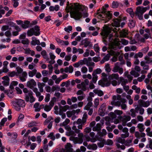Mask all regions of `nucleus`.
<instances>
[{"instance_id": "1", "label": "nucleus", "mask_w": 152, "mask_h": 152, "mask_svg": "<svg viewBox=\"0 0 152 152\" xmlns=\"http://www.w3.org/2000/svg\"><path fill=\"white\" fill-rule=\"evenodd\" d=\"M110 32L109 30H104L102 31L101 34L103 37V42H105L106 41L105 39L109 35V41H113L112 42L110 46L111 49V51L113 55H115V52L113 50H116L118 49H120L122 47L121 44H124V39H119L117 38H114L113 35L116 34V33H114V34H110Z\"/></svg>"}, {"instance_id": "2", "label": "nucleus", "mask_w": 152, "mask_h": 152, "mask_svg": "<svg viewBox=\"0 0 152 152\" xmlns=\"http://www.w3.org/2000/svg\"><path fill=\"white\" fill-rule=\"evenodd\" d=\"M74 7L73 8V4L70 3L69 4V1H67L66 10L67 12H69L73 9L74 10L72 11L70 13V16L72 18L75 19L76 20H80L82 17V13L80 11H83L84 10V7L81 6L77 5L76 3H74Z\"/></svg>"}, {"instance_id": "3", "label": "nucleus", "mask_w": 152, "mask_h": 152, "mask_svg": "<svg viewBox=\"0 0 152 152\" xmlns=\"http://www.w3.org/2000/svg\"><path fill=\"white\" fill-rule=\"evenodd\" d=\"M108 6V4H105L104 6L103 7L101 12H98L97 14V17L100 19L104 21L103 22L104 23H106L112 18V14L111 13L110 11H107L106 9Z\"/></svg>"}, {"instance_id": "4", "label": "nucleus", "mask_w": 152, "mask_h": 152, "mask_svg": "<svg viewBox=\"0 0 152 152\" xmlns=\"http://www.w3.org/2000/svg\"><path fill=\"white\" fill-rule=\"evenodd\" d=\"M113 100L111 104L113 106H120L121 105L122 109H124V98L121 95L117 94L112 97Z\"/></svg>"}, {"instance_id": "5", "label": "nucleus", "mask_w": 152, "mask_h": 152, "mask_svg": "<svg viewBox=\"0 0 152 152\" xmlns=\"http://www.w3.org/2000/svg\"><path fill=\"white\" fill-rule=\"evenodd\" d=\"M23 92L25 94V99L26 102H30L32 103L35 101V99L33 96V92L31 91H28L26 88H23Z\"/></svg>"}, {"instance_id": "6", "label": "nucleus", "mask_w": 152, "mask_h": 152, "mask_svg": "<svg viewBox=\"0 0 152 152\" xmlns=\"http://www.w3.org/2000/svg\"><path fill=\"white\" fill-rule=\"evenodd\" d=\"M87 118V114H84L83 115L82 119L80 118L78 119L76 122H74L73 123V124L75 125L76 123L78 125L77 126L78 129H82L83 126L86 123Z\"/></svg>"}, {"instance_id": "7", "label": "nucleus", "mask_w": 152, "mask_h": 152, "mask_svg": "<svg viewBox=\"0 0 152 152\" xmlns=\"http://www.w3.org/2000/svg\"><path fill=\"white\" fill-rule=\"evenodd\" d=\"M115 144L118 148L124 149V134H122L121 137H116Z\"/></svg>"}, {"instance_id": "8", "label": "nucleus", "mask_w": 152, "mask_h": 152, "mask_svg": "<svg viewBox=\"0 0 152 152\" xmlns=\"http://www.w3.org/2000/svg\"><path fill=\"white\" fill-rule=\"evenodd\" d=\"M72 129L73 130L75 131V132L76 133L78 134V136L79 137V143H81L83 142V133H80V131L77 128V127L75 126H73L72 127Z\"/></svg>"}, {"instance_id": "9", "label": "nucleus", "mask_w": 152, "mask_h": 152, "mask_svg": "<svg viewBox=\"0 0 152 152\" xmlns=\"http://www.w3.org/2000/svg\"><path fill=\"white\" fill-rule=\"evenodd\" d=\"M89 82L88 80L86 79L81 84H77V87L79 89H81L83 91H86L87 89L86 86L88 85Z\"/></svg>"}, {"instance_id": "10", "label": "nucleus", "mask_w": 152, "mask_h": 152, "mask_svg": "<svg viewBox=\"0 0 152 152\" xmlns=\"http://www.w3.org/2000/svg\"><path fill=\"white\" fill-rule=\"evenodd\" d=\"M102 80L98 82V83L99 85H102L105 83H107L108 82L107 77V75L105 73L103 72L102 73Z\"/></svg>"}, {"instance_id": "11", "label": "nucleus", "mask_w": 152, "mask_h": 152, "mask_svg": "<svg viewBox=\"0 0 152 152\" xmlns=\"http://www.w3.org/2000/svg\"><path fill=\"white\" fill-rule=\"evenodd\" d=\"M66 129H67V131L66 132V135L68 136H76V134H75V131L73 130H72L71 128L69 126L65 127Z\"/></svg>"}, {"instance_id": "12", "label": "nucleus", "mask_w": 152, "mask_h": 152, "mask_svg": "<svg viewBox=\"0 0 152 152\" xmlns=\"http://www.w3.org/2000/svg\"><path fill=\"white\" fill-rule=\"evenodd\" d=\"M15 104H16L22 107H24L25 106V103L24 101L21 99H16L14 103V105Z\"/></svg>"}, {"instance_id": "13", "label": "nucleus", "mask_w": 152, "mask_h": 152, "mask_svg": "<svg viewBox=\"0 0 152 152\" xmlns=\"http://www.w3.org/2000/svg\"><path fill=\"white\" fill-rule=\"evenodd\" d=\"M27 35L28 36H31L34 35L36 36H38L40 34L39 32L35 31L33 28H31L27 32Z\"/></svg>"}, {"instance_id": "14", "label": "nucleus", "mask_w": 152, "mask_h": 152, "mask_svg": "<svg viewBox=\"0 0 152 152\" xmlns=\"http://www.w3.org/2000/svg\"><path fill=\"white\" fill-rule=\"evenodd\" d=\"M27 35L28 36H31L34 35L36 36H38L40 34L39 32L35 31L33 28H31L27 32Z\"/></svg>"}, {"instance_id": "15", "label": "nucleus", "mask_w": 152, "mask_h": 152, "mask_svg": "<svg viewBox=\"0 0 152 152\" xmlns=\"http://www.w3.org/2000/svg\"><path fill=\"white\" fill-rule=\"evenodd\" d=\"M146 11V10L145 7H138L136 9V11L135 13L136 15H138V14H141L143 15V13L145 12Z\"/></svg>"}, {"instance_id": "16", "label": "nucleus", "mask_w": 152, "mask_h": 152, "mask_svg": "<svg viewBox=\"0 0 152 152\" xmlns=\"http://www.w3.org/2000/svg\"><path fill=\"white\" fill-rule=\"evenodd\" d=\"M36 83L35 80L33 79H31L27 82L26 85L28 87L32 89L34 86L36 85Z\"/></svg>"}, {"instance_id": "17", "label": "nucleus", "mask_w": 152, "mask_h": 152, "mask_svg": "<svg viewBox=\"0 0 152 152\" xmlns=\"http://www.w3.org/2000/svg\"><path fill=\"white\" fill-rule=\"evenodd\" d=\"M88 39H89L86 38L81 41L82 45H84V47L86 48L88 46L90 47L92 46V44H91L90 42L88 41Z\"/></svg>"}, {"instance_id": "18", "label": "nucleus", "mask_w": 152, "mask_h": 152, "mask_svg": "<svg viewBox=\"0 0 152 152\" xmlns=\"http://www.w3.org/2000/svg\"><path fill=\"white\" fill-rule=\"evenodd\" d=\"M27 73L26 71L23 72L21 75H19V77L20 80L23 82H25L26 80L27 77Z\"/></svg>"}, {"instance_id": "19", "label": "nucleus", "mask_w": 152, "mask_h": 152, "mask_svg": "<svg viewBox=\"0 0 152 152\" xmlns=\"http://www.w3.org/2000/svg\"><path fill=\"white\" fill-rule=\"evenodd\" d=\"M139 105H141L142 107H147L149 105L150 103L148 101H147L145 102L142 99L139 100L138 102Z\"/></svg>"}, {"instance_id": "20", "label": "nucleus", "mask_w": 152, "mask_h": 152, "mask_svg": "<svg viewBox=\"0 0 152 152\" xmlns=\"http://www.w3.org/2000/svg\"><path fill=\"white\" fill-rule=\"evenodd\" d=\"M2 79L4 80L2 81V83L4 86H8L9 84L10 78L8 76H6L3 77Z\"/></svg>"}, {"instance_id": "21", "label": "nucleus", "mask_w": 152, "mask_h": 152, "mask_svg": "<svg viewBox=\"0 0 152 152\" xmlns=\"http://www.w3.org/2000/svg\"><path fill=\"white\" fill-rule=\"evenodd\" d=\"M119 78V75L118 74L113 73L109 75L108 77V79L109 81L111 80H118Z\"/></svg>"}, {"instance_id": "22", "label": "nucleus", "mask_w": 152, "mask_h": 152, "mask_svg": "<svg viewBox=\"0 0 152 152\" xmlns=\"http://www.w3.org/2000/svg\"><path fill=\"white\" fill-rule=\"evenodd\" d=\"M31 43L32 45L34 46H35L36 45H39L40 44L39 40L37 39V38L34 37H32V41Z\"/></svg>"}, {"instance_id": "23", "label": "nucleus", "mask_w": 152, "mask_h": 152, "mask_svg": "<svg viewBox=\"0 0 152 152\" xmlns=\"http://www.w3.org/2000/svg\"><path fill=\"white\" fill-rule=\"evenodd\" d=\"M49 55L50 56V59H51V60H50L48 61V62L50 64H53L55 63V61L54 60V59L56 58V56L52 53H49Z\"/></svg>"}, {"instance_id": "24", "label": "nucleus", "mask_w": 152, "mask_h": 152, "mask_svg": "<svg viewBox=\"0 0 152 152\" xmlns=\"http://www.w3.org/2000/svg\"><path fill=\"white\" fill-rule=\"evenodd\" d=\"M72 146L70 143H67L65 145V150L66 152H72L73 149L72 148Z\"/></svg>"}, {"instance_id": "25", "label": "nucleus", "mask_w": 152, "mask_h": 152, "mask_svg": "<svg viewBox=\"0 0 152 152\" xmlns=\"http://www.w3.org/2000/svg\"><path fill=\"white\" fill-rule=\"evenodd\" d=\"M38 87L40 92H42L44 91L43 87L45 86V84L43 83L38 82L37 83Z\"/></svg>"}, {"instance_id": "26", "label": "nucleus", "mask_w": 152, "mask_h": 152, "mask_svg": "<svg viewBox=\"0 0 152 152\" xmlns=\"http://www.w3.org/2000/svg\"><path fill=\"white\" fill-rule=\"evenodd\" d=\"M41 55L43 56V58L45 59L46 61H49L50 60V58L48 57L47 54V52L46 50H43L41 52Z\"/></svg>"}, {"instance_id": "27", "label": "nucleus", "mask_w": 152, "mask_h": 152, "mask_svg": "<svg viewBox=\"0 0 152 152\" xmlns=\"http://www.w3.org/2000/svg\"><path fill=\"white\" fill-rule=\"evenodd\" d=\"M118 118L119 119H114V123L115 124H117L119 123L120 121H122V124L124 125V118H122L121 116H118Z\"/></svg>"}, {"instance_id": "28", "label": "nucleus", "mask_w": 152, "mask_h": 152, "mask_svg": "<svg viewBox=\"0 0 152 152\" xmlns=\"http://www.w3.org/2000/svg\"><path fill=\"white\" fill-rule=\"evenodd\" d=\"M122 20L121 18L119 17L118 19L115 20L113 23L114 26H115L118 27L120 26V23Z\"/></svg>"}, {"instance_id": "29", "label": "nucleus", "mask_w": 152, "mask_h": 152, "mask_svg": "<svg viewBox=\"0 0 152 152\" xmlns=\"http://www.w3.org/2000/svg\"><path fill=\"white\" fill-rule=\"evenodd\" d=\"M101 130V124L100 123L97 124L93 128V130L94 131H100Z\"/></svg>"}, {"instance_id": "30", "label": "nucleus", "mask_w": 152, "mask_h": 152, "mask_svg": "<svg viewBox=\"0 0 152 152\" xmlns=\"http://www.w3.org/2000/svg\"><path fill=\"white\" fill-rule=\"evenodd\" d=\"M147 63H145V61H142L140 62V65L143 67V69L144 70H148L149 69V66L146 65Z\"/></svg>"}, {"instance_id": "31", "label": "nucleus", "mask_w": 152, "mask_h": 152, "mask_svg": "<svg viewBox=\"0 0 152 152\" xmlns=\"http://www.w3.org/2000/svg\"><path fill=\"white\" fill-rule=\"evenodd\" d=\"M93 92L95 94H97L99 96H102L104 95L103 92L100 90L95 89L93 90Z\"/></svg>"}, {"instance_id": "32", "label": "nucleus", "mask_w": 152, "mask_h": 152, "mask_svg": "<svg viewBox=\"0 0 152 152\" xmlns=\"http://www.w3.org/2000/svg\"><path fill=\"white\" fill-rule=\"evenodd\" d=\"M30 22L28 20H26L24 21L21 26V27L24 29L28 28L30 24Z\"/></svg>"}, {"instance_id": "33", "label": "nucleus", "mask_w": 152, "mask_h": 152, "mask_svg": "<svg viewBox=\"0 0 152 152\" xmlns=\"http://www.w3.org/2000/svg\"><path fill=\"white\" fill-rule=\"evenodd\" d=\"M144 59L146 61L145 62L147 64H150L151 65H152V57L150 58L146 56L145 57Z\"/></svg>"}, {"instance_id": "34", "label": "nucleus", "mask_w": 152, "mask_h": 152, "mask_svg": "<svg viewBox=\"0 0 152 152\" xmlns=\"http://www.w3.org/2000/svg\"><path fill=\"white\" fill-rule=\"evenodd\" d=\"M16 69L17 70V72H16V76H19L20 74H22L23 72V69L19 66L16 67Z\"/></svg>"}, {"instance_id": "35", "label": "nucleus", "mask_w": 152, "mask_h": 152, "mask_svg": "<svg viewBox=\"0 0 152 152\" xmlns=\"http://www.w3.org/2000/svg\"><path fill=\"white\" fill-rule=\"evenodd\" d=\"M37 70L34 69L32 71H29L28 72V75L29 77H33L37 73Z\"/></svg>"}, {"instance_id": "36", "label": "nucleus", "mask_w": 152, "mask_h": 152, "mask_svg": "<svg viewBox=\"0 0 152 152\" xmlns=\"http://www.w3.org/2000/svg\"><path fill=\"white\" fill-rule=\"evenodd\" d=\"M56 98L55 97H54L49 102V105L52 108L54 105V103L56 102Z\"/></svg>"}, {"instance_id": "37", "label": "nucleus", "mask_w": 152, "mask_h": 152, "mask_svg": "<svg viewBox=\"0 0 152 152\" xmlns=\"http://www.w3.org/2000/svg\"><path fill=\"white\" fill-rule=\"evenodd\" d=\"M111 83V84L113 86H115L117 85V81H116V80H111V81H109L108 82L107 84H106V85L107 86H109L110 84V83Z\"/></svg>"}, {"instance_id": "38", "label": "nucleus", "mask_w": 152, "mask_h": 152, "mask_svg": "<svg viewBox=\"0 0 152 152\" xmlns=\"http://www.w3.org/2000/svg\"><path fill=\"white\" fill-rule=\"evenodd\" d=\"M137 127L139 129V131L141 132L144 131L145 128L144 127V125L143 124H138Z\"/></svg>"}, {"instance_id": "39", "label": "nucleus", "mask_w": 152, "mask_h": 152, "mask_svg": "<svg viewBox=\"0 0 152 152\" xmlns=\"http://www.w3.org/2000/svg\"><path fill=\"white\" fill-rule=\"evenodd\" d=\"M70 122V120L68 118H66L65 121L63 123H61L60 124L61 126H64L68 124Z\"/></svg>"}, {"instance_id": "40", "label": "nucleus", "mask_w": 152, "mask_h": 152, "mask_svg": "<svg viewBox=\"0 0 152 152\" xmlns=\"http://www.w3.org/2000/svg\"><path fill=\"white\" fill-rule=\"evenodd\" d=\"M130 74L134 76L135 77H137L140 76V74L136 72L134 70H132L130 72Z\"/></svg>"}, {"instance_id": "41", "label": "nucleus", "mask_w": 152, "mask_h": 152, "mask_svg": "<svg viewBox=\"0 0 152 152\" xmlns=\"http://www.w3.org/2000/svg\"><path fill=\"white\" fill-rule=\"evenodd\" d=\"M102 72V70L100 69L97 68L94 71L92 74L95 75H97V74H100Z\"/></svg>"}, {"instance_id": "42", "label": "nucleus", "mask_w": 152, "mask_h": 152, "mask_svg": "<svg viewBox=\"0 0 152 152\" xmlns=\"http://www.w3.org/2000/svg\"><path fill=\"white\" fill-rule=\"evenodd\" d=\"M37 124V122L35 121H32L28 123V127H31L34 126H36Z\"/></svg>"}, {"instance_id": "43", "label": "nucleus", "mask_w": 152, "mask_h": 152, "mask_svg": "<svg viewBox=\"0 0 152 152\" xmlns=\"http://www.w3.org/2000/svg\"><path fill=\"white\" fill-rule=\"evenodd\" d=\"M33 91L35 93L37 96H39L41 94L40 92L38 91L37 88H32Z\"/></svg>"}, {"instance_id": "44", "label": "nucleus", "mask_w": 152, "mask_h": 152, "mask_svg": "<svg viewBox=\"0 0 152 152\" xmlns=\"http://www.w3.org/2000/svg\"><path fill=\"white\" fill-rule=\"evenodd\" d=\"M131 118L130 116H126L124 114V126L126 125V121H129L131 119Z\"/></svg>"}, {"instance_id": "45", "label": "nucleus", "mask_w": 152, "mask_h": 152, "mask_svg": "<svg viewBox=\"0 0 152 152\" xmlns=\"http://www.w3.org/2000/svg\"><path fill=\"white\" fill-rule=\"evenodd\" d=\"M64 30L66 32L69 33L70 31H71L72 30V27L71 26H69L65 28Z\"/></svg>"}, {"instance_id": "46", "label": "nucleus", "mask_w": 152, "mask_h": 152, "mask_svg": "<svg viewBox=\"0 0 152 152\" xmlns=\"http://www.w3.org/2000/svg\"><path fill=\"white\" fill-rule=\"evenodd\" d=\"M128 25L130 28H133L135 26L134 21L132 20L129 21V22L128 23Z\"/></svg>"}, {"instance_id": "47", "label": "nucleus", "mask_w": 152, "mask_h": 152, "mask_svg": "<svg viewBox=\"0 0 152 152\" xmlns=\"http://www.w3.org/2000/svg\"><path fill=\"white\" fill-rule=\"evenodd\" d=\"M106 134V131L104 129H102V132L100 131L99 133V135L101 137H102L104 135H105Z\"/></svg>"}, {"instance_id": "48", "label": "nucleus", "mask_w": 152, "mask_h": 152, "mask_svg": "<svg viewBox=\"0 0 152 152\" xmlns=\"http://www.w3.org/2000/svg\"><path fill=\"white\" fill-rule=\"evenodd\" d=\"M93 77L92 78V83H96V81L97 80L98 76L97 75H95L92 74Z\"/></svg>"}, {"instance_id": "49", "label": "nucleus", "mask_w": 152, "mask_h": 152, "mask_svg": "<svg viewBox=\"0 0 152 152\" xmlns=\"http://www.w3.org/2000/svg\"><path fill=\"white\" fill-rule=\"evenodd\" d=\"M99 115L102 116H103L105 115L104 110L103 109H101V107L99 110Z\"/></svg>"}, {"instance_id": "50", "label": "nucleus", "mask_w": 152, "mask_h": 152, "mask_svg": "<svg viewBox=\"0 0 152 152\" xmlns=\"http://www.w3.org/2000/svg\"><path fill=\"white\" fill-rule=\"evenodd\" d=\"M93 103L91 102H89L87 105L85 107V109L86 110H89L90 107L92 106Z\"/></svg>"}, {"instance_id": "51", "label": "nucleus", "mask_w": 152, "mask_h": 152, "mask_svg": "<svg viewBox=\"0 0 152 152\" xmlns=\"http://www.w3.org/2000/svg\"><path fill=\"white\" fill-rule=\"evenodd\" d=\"M11 29V28H9V26L7 25H4L2 26L1 28V30L2 31H5L9 29L10 30Z\"/></svg>"}, {"instance_id": "52", "label": "nucleus", "mask_w": 152, "mask_h": 152, "mask_svg": "<svg viewBox=\"0 0 152 152\" xmlns=\"http://www.w3.org/2000/svg\"><path fill=\"white\" fill-rule=\"evenodd\" d=\"M118 6V3L117 1H113L112 4V7L113 8H117Z\"/></svg>"}, {"instance_id": "53", "label": "nucleus", "mask_w": 152, "mask_h": 152, "mask_svg": "<svg viewBox=\"0 0 152 152\" xmlns=\"http://www.w3.org/2000/svg\"><path fill=\"white\" fill-rule=\"evenodd\" d=\"M105 70L107 72H110L111 69L110 67V64H107L105 65Z\"/></svg>"}, {"instance_id": "54", "label": "nucleus", "mask_w": 152, "mask_h": 152, "mask_svg": "<svg viewBox=\"0 0 152 152\" xmlns=\"http://www.w3.org/2000/svg\"><path fill=\"white\" fill-rule=\"evenodd\" d=\"M24 118V115L23 114H20L18 118V119L17 120V123L19 122V121H21Z\"/></svg>"}, {"instance_id": "55", "label": "nucleus", "mask_w": 152, "mask_h": 152, "mask_svg": "<svg viewBox=\"0 0 152 152\" xmlns=\"http://www.w3.org/2000/svg\"><path fill=\"white\" fill-rule=\"evenodd\" d=\"M52 108L49 105L46 104L45 105L44 107V110L46 112L49 111Z\"/></svg>"}, {"instance_id": "56", "label": "nucleus", "mask_w": 152, "mask_h": 152, "mask_svg": "<svg viewBox=\"0 0 152 152\" xmlns=\"http://www.w3.org/2000/svg\"><path fill=\"white\" fill-rule=\"evenodd\" d=\"M8 75L11 77H14L15 75L16 76V72L15 71H13L12 72H9L8 73Z\"/></svg>"}, {"instance_id": "57", "label": "nucleus", "mask_w": 152, "mask_h": 152, "mask_svg": "<svg viewBox=\"0 0 152 152\" xmlns=\"http://www.w3.org/2000/svg\"><path fill=\"white\" fill-rule=\"evenodd\" d=\"M56 40L58 43L60 44L61 45H63V43L64 42L63 40L58 38H56Z\"/></svg>"}, {"instance_id": "58", "label": "nucleus", "mask_w": 152, "mask_h": 152, "mask_svg": "<svg viewBox=\"0 0 152 152\" xmlns=\"http://www.w3.org/2000/svg\"><path fill=\"white\" fill-rule=\"evenodd\" d=\"M75 112H74V111H73L72 112L68 111L66 113L67 116L69 118L71 117L72 116V115L73 114H75Z\"/></svg>"}, {"instance_id": "59", "label": "nucleus", "mask_w": 152, "mask_h": 152, "mask_svg": "<svg viewBox=\"0 0 152 152\" xmlns=\"http://www.w3.org/2000/svg\"><path fill=\"white\" fill-rule=\"evenodd\" d=\"M7 118H3L0 123V126L1 125L4 126L5 122L7 121Z\"/></svg>"}, {"instance_id": "60", "label": "nucleus", "mask_w": 152, "mask_h": 152, "mask_svg": "<svg viewBox=\"0 0 152 152\" xmlns=\"http://www.w3.org/2000/svg\"><path fill=\"white\" fill-rule=\"evenodd\" d=\"M10 30L6 31L4 33L5 36L8 38L10 37L11 36V34Z\"/></svg>"}, {"instance_id": "61", "label": "nucleus", "mask_w": 152, "mask_h": 152, "mask_svg": "<svg viewBox=\"0 0 152 152\" xmlns=\"http://www.w3.org/2000/svg\"><path fill=\"white\" fill-rule=\"evenodd\" d=\"M53 132H51L48 136V137H50V139L53 140H54L55 139V137L53 135Z\"/></svg>"}, {"instance_id": "62", "label": "nucleus", "mask_w": 152, "mask_h": 152, "mask_svg": "<svg viewBox=\"0 0 152 152\" xmlns=\"http://www.w3.org/2000/svg\"><path fill=\"white\" fill-rule=\"evenodd\" d=\"M21 43L24 45H28L29 43V41L28 39H26L25 40H23L21 41Z\"/></svg>"}, {"instance_id": "63", "label": "nucleus", "mask_w": 152, "mask_h": 152, "mask_svg": "<svg viewBox=\"0 0 152 152\" xmlns=\"http://www.w3.org/2000/svg\"><path fill=\"white\" fill-rule=\"evenodd\" d=\"M88 71V69L85 66H83L82 67L81 69V72L83 73H86Z\"/></svg>"}, {"instance_id": "64", "label": "nucleus", "mask_w": 152, "mask_h": 152, "mask_svg": "<svg viewBox=\"0 0 152 152\" xmlns=\"http://www.w3.org/2000/svg\"><path fill=\"white\" fill-rule=\"evenodd\" d=\"M110 116L112 118H115L116 117V115L115 112H110L109 114Z\"/></svg>"}]
</instances>
